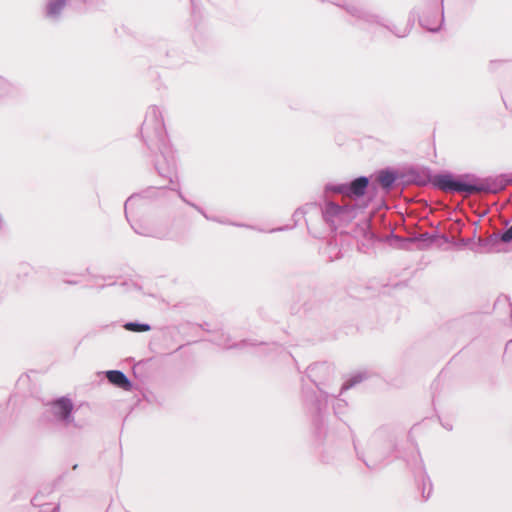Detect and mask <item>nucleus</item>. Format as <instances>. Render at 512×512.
<instances>
[{
	"label": "nucleus",
	"mask_w": 512,
	"mask_h": 512,
	"mask_svg": "<svg viewBox=\"0 0 512 512\" xmlns=\"http://www.w3.org/2000/svg\"><path fill=\"white\" fill-rule=\"evenodd\" d=\"M468 178H470L468 175L463 176L461 179H455L451 175H440L435 178V184L445 192H464L470 195L486 191V187L483 184L468 183L462 180Z\"/></svg>",
	"instance_id": "obj_1"
},
{
	"label": "nucleus",
	"mask_w": 512,
	"mask_h": 512,
	"mask_svg": "<svg viewBox=\"0 0 512 512\" xmlns=\"http://www.w3.org/2000/svg\"><path fill=\"white\" fill-rule=\"evenodd\" d=\"M368 179L366 177H359L355 179L349 187H340L338 192L352 197H361L365 194L366 188L368 186Z\"/></svg>",
	"instance_id": "obj_2"
},
{
	"label": "nucleus",
	"mask_w": 512,
	"mask_h": 512,
	"mask_svg": "<svg viewBox=\"0 0 512 512\" xmlns=\"http://www.w3.org/2000/svg\"><path fill=\"white\" fill-rule=\"evenodd\" d=\"M106 377L110 383L113 385L122 388L124 390L131 389V383L129 379L125 376V374L118 370H111L106 373Z\"/></svg>",
	"instance_id": "obj_3"
},
{
	"label": "nucleus",
	"mask_w": 512,
	"mask_h": 512,
	"mask_svg": "<svg viewBox=\"0 0 512 512\" xmlns=\"http://www.w3.org/2000/svg\"><path fill=\"white\" fill-rule=\"evenodd\" d=\"M56 408L55 414L61 419H67L73 409V405L69 399L61 398L53 403Z\"/></svg>",
	"instance_id": "obj_4"
},
{
	"label": "nucleus",
	"mask_w": 512,
	"mask_h": 512,
	"mask_svg": "<svg viewBox=\"0 0 512 512\" xmlns=\"http://www.w3.org/2000/svg\"><path fill=\"white\" fill-rule=\"evenodd\" d=\"M66 0H56L49 4L48 6V14L50 16L57 15L61 9L64 7Z\"/></svg>",
	"instance_id": "obj_5"
},
{
	"label": "nucleus",
	"mask_w": 512,
	"mask_h": 512,
	"mask_svg": "<svg viewBox=\"0 0 512 512\" xmlns=\"http://www.w3.org/2000/svg\"><path fill=\"white\" fill-rule=\"evenodd\" d=\"M395 181V177L388 172L381 173L379 176V182L384 188H389L393 182Z\"/></svg>",
	"instance_id": "obj_6"
},
{
	"label": "nucleus",
	"mask_w": 512,
	"mask_h": 512,
	"mask_svg": "<svg viewBox=\"0 0 512 512\" xmlns=\"http://www.w3.org/2000/svg\"><path fill=\"white\" fill-rule=\"evenodd\" d=\"M125 329L133 332H146L150 330V326L147 324H138V323H127L125 324Z\"/></svg>",
	"instance_id": "obj_7"
},
{
	"label": "nucleus",
	"mask_w": 512,
	"mask_h": 512,
	"mask_svg": "<svg viewBox=\"0 0 512 512\" xmlns=\"http://www.w3.org/2000/svg\"><path fill=\"white\" fill-rule=\"evenodd\" d=\"M501 240L504 242H509L512 240V226L509 227L501 236Z\"/></svg>",
	"instance_id": "obj_8"
},
{
	"label": "nucleus",
	"mask_w": 512,
	"mask_h": 512,
	"mask_svg": "<svg viewBox=\"0 0 512 512\" xmlns=\"http://www.w3.org/2000/svg\"><path fill=\"white\" fill-rule=\"evenodd\" d=\"M329 206L334 210V211H339L340 210V207L338 205H335V204H332L330 203Z\"/></svg>",
	"instance_id": "obj_9"
}]
</instances>
